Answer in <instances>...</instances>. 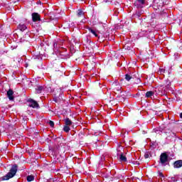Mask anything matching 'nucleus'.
I'll use <instances>...</instances> for the list:
<instances>
[{
	"instance_id": "obj_1",
	"label": "nucleus",
	"mask_w": 182,
	"mask_h": 182,
	"mask_svg": "<svg viewBox=\"0 0 182 182\" xmlns=\"http://www.w3.org/2000/svg\"><path fill=\"white\" fill-rule=\"evenodd\" d=\"M18 172V165L14 164L11 166L9 172L6 175L1 177L2 181H5L6 180H9V178H12L16 173Z\"/></svg>"
},
{
	"instance_id": "obj_2",
	"label": "nucleus",
	"mask_w": 182,
	"mask_h": 182,
	"mask_svg": "<svg viewBox=\"0 0 182 182\" xmlns=\"http://www.w3.org/2000/svg\"><path fill=\"white\" fill-rule=\"evenodd\" d=\"M162 86L165 93H168V92H173V87H171V82L170 80H165Z\"/></svg>"
},
{
	"instance_id": "obj_3",
	"label": "nucleus",
	"mask_w": 182,
	"mask_h": 182,
	"mask_svg": "<svg viewBox=\"0 0 182 182\" xmlns=\"http://www.w3.org/2000/svg\"><path fill=\"white\" fill-rule=\"evenodd\" d=\"M53 100L55 103H59L60 101L63 100V92H62V89H58V92L55 94Z\"/></svg>"
},
{
	"instance_id": "obj_4",
	"label": "nucleus",
	"mask_w": 182,
	"mask_h": 182,
	"mask_svg": "<svg viewBox=\"0 0 182 182\" xmlns=\"http://www.w3.org/2000/svg\"><path fill=\"white\" fill-rule=\"evenodd\" d=\"M112 87L114 93H119V94L123 93V92L122 91V86L120 85V83H119V82H113Z\"/></svg>"
},
{
	"instance_id": "obj_5",
	"label": "nucleus",
	"mask_w": 182,
	"mask_h": 182,
	"mask_svg": "<svg viewBox=\"0 0 182 182\" xmlns=\"http://www.w3.org/2000/svg\"><path fill=\"white\" fill-rule=\"evenodd\" d=\"M167 161H168V155L166 152L161 153L160 155L161 164H162V166H166Z\"/></svg>"
},
{
	"instance_id": "obj_6",
	"label": "nucleus",
	"mask_w": 182,
	"mask_h": 182,
	"mask_svg": "<svg viewBox=\"0 0 182 182\" xmlns=\"http://www.w3.org/2000/svg\"><path fill=\"white\" fill-rule=\"evenodd\" d=\"M55 142L58 147H65V144H66V139H65L63 136H60L55 139Z\"/></svg>"
},
{
	"instance_id": "obj_7",
	"label": "nucleus",
	"mask_w": 182,
	"mask_h": 182,
	"mask_svg": "<svg viewBox=\"0 0 182 182\" xmlns=\"http://www.w3.org/2000/svg\"><path fill=\"white\" fill-rule=\"evenodd\" d=\"M28 103H30L28 106L33 107V109H39V104L38 102L35 101L33 99L30 98L27 100Z\"/></svg>"
},
{
	"instance_id": "obj_8",
	"label": "nucleus",
	"mask_w": 182,
	"mask_h": 182,
	"mask_svg": "<svg viewBox=\"0 0 182 182\" xmlns=\"http://www.w3.org/2000/svg\"><path fill=\"white\" fill-rule=\"evenodd\" d=\"M117 99L119 102H121V103H124V102H126V95L124 92L119 93L117 96Z\"/></svg>"
},
{
	"instance_id": "obj_9",
	"label": "nucleus",
	"mask_w": 182,
	"mask_h": 182,
	"mask_svg": "<svg viewBox=\"0 0 182 182\" xmlns=\"http://www.w3.org/2000/svg\"><path fill=\"white\" fill-rule=\"evenodd\" d=\"M31 16L33 22H38V21H41V15L38 13H33Z\"/></svg>"
},
{
	"instance_id": "obj_10",
	"label": "nucleus",
	"mask_w": 182,
	"mask_h": 182,
	"mask_svg": "<svg viewBox=\"0 0 182 182\" xmlns=\"http://www.w3.org/2000/svg\"><path fill=\"white\" fill-rule=\"evenodd\" d=\"M173 167H174V168H181V167H182V160L176 161L173 163Z\"/></svg>"
},
{
	"instance_id": "obj_11",
	"label": "nucleus",
	"mask_w": 182,
	"mask_h": 182,
	"mask_svg": "<svg viewBox=\"0 0 182 182\" xmlns=\"http://www.w3.org/2000/svg\"><path fill=\"white\" fill-rule=\"evenodd\" d=\"M7 97H9V100H14L15 97H14V90L9 89L7 91Z\"/></svg>"
},
{
	"instance_id": "obj_12",
	"label": "nucleus",
	"mask_w": 182,
	"mask_h": 182,
	"mask_svg": "<svg viewBox=\"0 0 182 182\" xmlns=\"http://www.w3.org/2000/svg\"><path fill=\"white\" fill-rule=\"evenodd\" d=\"M119 161H121V163H126V161H127V158L123 152L119 154Z\"/></svg>"
},
{
	"instance_id": "obj_13",
	"label": "nucleus",
	"mask_w": 182,
	"mask_h": 182,
	"mask_svg": "<svg viewBox=\"0 0 182 182\" xmlns=\"http://www.w3.org/2000/svg\"><path fill=\"white\" fill-rule=\"evenodd\" d=\"M18 29H19V31L21 32H23L28 29V27L26 26V24L19 23L18 26Z\"/></svg>"
},
{
	"instance_id": "obj_14",
	"label": "nucleus",
	"mask_w": 182,
	"mask_h": 182,
	"mask_svg": "<svg viewBox=\"0 0 182 182\" xmlns=\"http://www.w3.org/2000/svg\"><path fill=\"white\" fill-rule=\"evenodd\" d=\"M76 16L77 18H85V12H83L82 9H78Z\"/></svg>"
},
{
	"instance_id": "obj_15",
	"label": "nucleus",
	"mask_w": 182,
	"mask_h": 182,
	"mask_svg": "<svg viewBox=\"0 0 182 182\" xmlns=\"http://www.w3.org/2000/svg\"><path fill=\"white\" fill-rule=\"evenodd\" d=\"M109 106H116L117 105V100H114V98H110L109 100H107Z\"/></svg>"
},
{
	"instance_id": "obj_16",
	"label": "nucleus",
	"mask_w": 182,
	"mask_h": 182,
	"mask_svg": "<svg viewBox=\"0 0 182 182\" xmlns=\"http://www.w3.org/2000/svg\"><path fill=\"white\" fill-rule=\"evenodd\" d=\"M57 161H58V163L63 164V163H65V157L62 156V155H60L57 158Z\"/></svg>"
},
{
	"instance_id": "obj_17",
	"label": "nucleus",
	"mask_w": 182,
	"mask_h": 182,
	"mask_svg": "<svg viewBox=\"0 0 182 182\" xmlns=\"http://www.w3.org/2000/svg\"><path fill=\"white\" fill-rule=\"evenodd\" d=\"M73 124V122H72V120H70V119L66 118L65 119V126H70Z\"/></svg>"
},
{
	"instance_id": "obj_18",
	"label": "nucleus",
	"mask_w": 182,
	"mask_h": 182,
	"mask_svg": "<svg viewBox=\"0 0 182 182\" xmlns=\"http://www.w3.org/2000/svg\"><path fill=\"white\" fill-rule=\"evenodd\" d=\"M125 80H127V82H130V80H133V77L130 74H126Z\"/></svg>"
},
{
	"instance_id": "obj_19",
	"label": "nucleus",
	"mask_w": 182,
	"mask_h": 182,
	"mask_svg": "<svg viewBox=\"0 0 182 182\" xmlns=\"http://www.w3.org/2000/svg\"><path fill=\"white\" fill-rule=\"evenodd\" d=\"M88 32H90L91 33H92V35L95 36L96 38H97V36H99L97 35V33H96V31L95 30H93L92 28H88Z\"/></svg>"
},
{
	"instance_id": "obj_20",
	"label": "nucleus",
	"mask_w": 182,
	"mask_h": 182,
	"mask_svg": "<svg viewBox=\"0 0 182 182\" xmlns=\"http://www.w3.org/2000/svg\"><path fill=\"white\" fill-rule=\"evenodd\" d=\"M154 95V92L153 91H148L146 93V97H151V96H153Z\"/></svg>"
},
{
	"instance_id": "obj_21",
	"label": "nucleus",
	"mask_w": 182,
	"mask_h": 182,
	"mask_svg": "<svg viewBox=\"0 0 182 182\" xmlns=\"http://www.w3.org/2000/svg\"><path fill=\"white\" fill-rule=\"evenodd\" d=\"M42 90H43V86H38L37 88H36L37 93H42Z\"/></svg>"
},
{
	"instance_id": "obj_22",
	"label": "nucleus",
	"mask_w": 182,
	"mask_h": 182,
	"mask_svg": "<svg viewBox=\"0 0 182 182\" xmlns=\"http://www.w3.org/2000/svg\"><path fill=\"white\" fill-rule=\"evenodd\" d=\"M63 130L65 132V133H69V132H70V127H69V125H65Z\"/></svg>"
},
{
	"instance_id": "obj_23",
	"label": "nucleus",
	"mask_w": 182,
	"mask_h": 182,
	"mask_svg": "<svg viewBox=\"0 0 182 182\" xmlns=\"http://www.w3.org/2000/svg\"><path fill=\"white\" fill-rule=\"evenodd\" d=\"M33 180H35V176H33L32 175L27 176V181L28 182L33 181Z\"/></svg>"
},
{
	"instance_id": "obj_24",
	"label": "nucleus",
	"mask_w": 182,
	"mask_h": 182,
	"mask_svg": "<svg viewBox=\"0 0 182 182\" xmlns=\"http://www.w3.org/2000/svg\"><path fill=\"white\" fill-rule=\"evenodd\" d=\"M136 16H133L134 18H139V16H141V11H138L135 14Z\"/></svg>"
},
{
	"instance_id": "obj_25",
	"label": "nucleus",
	"mask_w": 182,
	"mask_h": 182,
	"mask_svg": "<svg viewBox=\"0 0 182 182\" xmlns=\"http://www.w3.org/2000/svg\"><path fill=\"white\" fill-rule=\"evenodd\" d=\"M158 73H160V75H164V73H166V69H164V68H159Z\"/></svg>"
},
{
	"instance_id": "obj_26",
	"label": "nucleus",
	"mask_w": 182,
	"mask_h": 182,
	"mask_svg": "<svg viewBox=\"0 0 182 182\" xmlns=\"http://www.w3.org/2000/svg\"><path fill=\"white\" fill-rule=\"evenodd\" d=\"M78 137H79L80 140H82V139H83V137H85V134L83 132H80L78 134Z\"/></svg>"
},
{
	"instance_id": "obj_27",
	"label": "nucleus",
	"mask_w": 182,
	"mask_h": 182,
	"mask_svg": "<svg viewBox=\"0 0 182 182\" xmlns=\"http://www.w3.org/2000/svg\"><path fill=\"white\" fill-rule=\"evenodd\" d=\"M48 124L50 126V127H55V122H53V121L48 122Z\"/></svg>"
},
{
	"instance_id": "obj_28",
	"label": "nucleus",
	"mask_w": 182,
	"mask_h": 182,
	"mask_svg": "<svg viewBox=\"0 0 182 182\" xmlns=\"http://www.w3.org/2000/svg\"><path fill=\"white\" fill-rule=\"evenodd\" d=\"M136 1L138 2V4H141V5H144L146 2L144 0H136Z\"/></svg>"
},
{
	"instance_id": "obj_29",
	"label": "nucleus",
	"mask_w": 182,
	"mask_h": 182,
	"mask_svg": "<svg viewBox=\"0 0 182 182\" xmlns=\"http://www.w3.org/2000/svg\"><path fill=\"white\" fill-rule=\"evenodd\" d=\"M47 87L50 89V90H53V85L52 84H48Z\"/></svg>"
},
{
	"instance_id": "obj_30",
	"label": "nucleus",
	"mask_w": 182,
	"mask_h": 182,
	"mask_svg": "<svg viewBox=\"0 0 182 182\" xmlns=\"http://www.w3.org/2000/svg\"><path fill=\"white\" fill-rule=\"evenodd\" d=\"M63 73L60 72V70H58L55 73V76H62Z\"/></svg>"
},
{
	"instance_id": "obj_31",
	"label": "nucleus",
	"mask_w": 182,
	"mask_h": 182,
	"mask_svg": "<svg viewBox=\"0 0 182 182\" xmlns=\"http://www.w3.org/2000/svg\"><path fill=\"white\" fill-rule=\"evenodd\" d=\"M141 82V80H140V78H136L135 83L136 85H140Z\"/></svg>"
},
{
	"instance_id": "obj_32",
	"label": "nucleus",
	"mask_w": 182,
	"mask_h": 182,
	"mask_svg": "<svg viewBox=\"0 0 182 182\" xmlns=\"http://www.w3.org/2000/svg\"><path fill=\"white\" fill-rule=\"evenodd\" d=\"M133 164H134V166H140V163L137 161H134Z\"/></svg>"
},
{
	"instance_id": "obj_33",
	"label": "nucleus",
	"mask_w": 182,
	"mask_h": 182,
	"mask_svg": "<svg viewBox=\"0 0 182 182\" xmlns=\"http://www.w3.org/2000/svg\"><path fill=\"white\" fill-rule=\"evenodd\" d=\"M144 158L145 159H149V152H146L144 154Z\"/></svg>"
},
{
	"instance_id": "obj_34",
	"label": "nucleus",
	"mask_w": 182,
	"mask_h": 182,
	"mask_svg": "<svg viewBox=\"0 0 182 182\" xmlns=\"http://www.w3.org/2000/svg\"><path fill=\"white\" fill-rule=\"evenodd\" d=\"M53 46H54V48H58V43L57 42H54Z\"/></svg>"
},
{
	"instance_id": "obj_35",
	"label": "nucleus",
	"mask_w": 182,
	"mask_h": 182,
	"mask_svg": "<svg viewBox=\"0 0 182 182\" xmlns=\"http://www.w3.org/2000/svg\"><path fill=\"white\" fill-rule=\"evenodd\" d=\"M171 181H172V182H177V180L176 179L175 177H172V178H171Z\"/></svg>"
},
{
	"instance_id": "obj_36",
	"label": "nucleus",
	"mask_w": 182,
	"mask_h": 182,
	"mask_svg": "<svg viewBox=\"0 0 182 182\" xmlns=\"http://www.w3.org/2000/svg\"><path fill=\"white\" fill-rule=\"evenodd\" d=\"M95 136H100V134H102V132H100L99 134H97V132H95Z\"/></svg>"
},
{
	"instance_id": "obj_37",
	"label": "nucleus",
	"mask_w": 182,
	"mask_h": 182,
	"mask_svg": "<svg viewBox=\"0 0 182 182\" xmlns=\"http://www.w3.org/2000/svg\"><path fill=\"white\" fill-rule=\"evenodd\" d=\"M160 177H164V175H163V173H159Z\"/></svg>"
},
{
	"instance_id": "obj_38",
	"label": "nucleus",
	"mask_w": 182,
	"mask_h": 182,
	"mask_svg": "<svg viewBox=\"0 0 182 182\" xmlns=\"http://www.w3.org/2000/svg\"><path fill=\"white\" fill-rule=\"evenodd\" d=\"M180 117L182 119V112L180 114Z\"/></svg>"
},
{
	"instance_id": "obj_39",
	"label": "nucleus",
	"mask_w": 182,
	"mask_h": 182,
	"mask_svg": "<svg viewBox=\"0 0 182 182\" xmlns=\"http://www.w3.org/2000/svg\"><path fill=\"white\" fill-rule=\"evenodd\" d=\"M0 133H1V130H0Z\"/></svg>"
}]
</instances>
